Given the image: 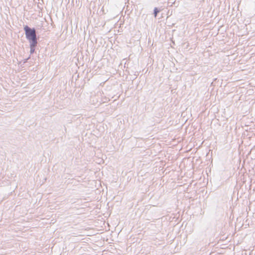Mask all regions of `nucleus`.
Listing matches in <instances>:
<instances>
[{"mask_svg":"<svg viewBox=\"0 0 255 255\" xmlns=\"http://www.w3.org/2000/svg\"><path fill=\"white\" fill-rule=\"evenodd\" d=\"M160 12V10L157 7H154L153 10V14L155 17L157 15V14Z\"/></svg>","mask_w":255,"mask_h":255,"instance_id":"7ed1b4c3","label":"nucleus"},{"mask_svg":"<svg viewBox=\"0 0 255 255\" xmlns=\"http://www.w3.org/2000/svg\"><path fill=\"white\" fill-rule=\"evenodd\" d=\"M23 29L25 31L26 39L30 43L37 42L36 30L34 28H30L28 25H25Z\"/></svg>","mask_w":255,"mask_h":255,"instance_id":"f257e3e1","label":"nucleus"},{"mask_svg":"<svg viewBox=\"0 0 255 255\" xmlns=\"http://www.w3.org/2000/svg\"><path fill=\"white\" fill-rule=\"evenodd\" d=\"M38 42H35V43H30V53L31 54H33L35 49V47L37 46Z\"/></svg>","mask_w":255,"mask_h":255,"instance_id":"f03ea898","label":"nucleus"}]
</instances>
